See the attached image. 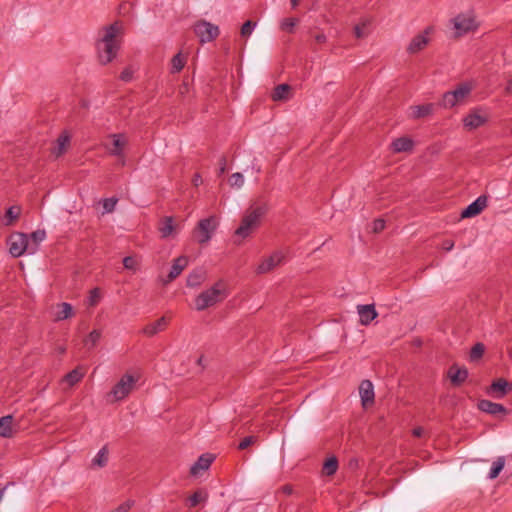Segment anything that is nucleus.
I'll return each instance as SVG.
<instances>
[{
	"label": "nucleus",
	"instance_id": "nucleus-48",
	"mask_svg": "<svg viewBox=\"0 0 512 512\" xmlns=\"http://www.w3.org/2000/svg\"><path fill=\"white\" fill-rule=\"evenodd\" d=\"M256 441V438L254 436H248V437H245L240 443H239V446L238 448L240 450H244L246 449L247 447H249L250 445H252L254 442Z\"/></svg>",
	"mask_w": 512,
	"mask_h": 512
},
{
	"label": "nucleus",
	"instance_id": "nucleus-35",
	"mask_svg": "<svg viewBox=\"0 0 512 512\" xmlns=\"http://www.w3.org/2000/svg\"><path fill=\"white\" fill-rule=\"evenodd\" d=\"M84 377V372L80 370V368H75L65 375L64 381L69 384V386H73Z\"/></svg>",
	"mask_w": 512,
	"mask_h": 512
},
{
	"label": "nucleus",
	"instance_id": "nucleus-5",
	"mask_svg": "<svg viewBox=\"0 0 512 512\" xmlns=\"http://www.w3.org/2000/svg\"><path fill=\"white\" fill-rule=\"evenodd\" d=\"M9 252L10 254L17 258L22 256L25 252L29 254H34L36 252V247L31 246L30 240L28 239V235L24 233H14L9 237Z\"/></svg>",
	"mask_w": 512,
	"mask_h": 512
},
{
	"label": "nucleus",
	"instance_id": "nucleus-51",
	"mask_svg": "<svg viewBox=\"0 0 512 512\" xmlns=\"http://www.w3.org/2000/svg\"><path fill=\"white\" fill-rule=\"evenodd\" d=\"M134 502L133 501H127L123 504H121L115 511L113 512H128L131 507L133 506Z\"/></svg>",
	"mask_w": 512,
	"mask_h": 512
},
{
	"label": "nucleus",
	"instance_id": "nucleus-29",
	"mask_svg": "<svg viewBox=\"0 0 512 512\" xmlns=\"http://www.w3.org/2000/svg\"><path fill=\"white\" fill-rule=\"evenodd\" d=\"M70 142V136L63 132L56 140V144L52 149V153L59 157L61 156L66 150Z\"/></svg>",
	"mask_w": 512,
	"mask_h": 512
},
{
	"label": "nucleus",
	"instance_id": "nucleus-26",
	"mask_svg": "<svg viewBox=\"0 0 512 512\" xmlns=\"http://www.w3.org/2000/svg\"><path fill=\"white\" fill-rule=\"evenodd\" d=\"M110 138L113 139L112 148L109 150L111 155L122 156L123 149L127 145V138L124 134H111Z\"/></svg>",
	"mask_w": 512,
	"mask_h": 512
},
{
	"label": "nucleus",
	"instance_id": "nucleus-8",
	"mask_svg": "<svg viewBox=\"0 0 512 512\" xmlns=\"http://www.w3.org/2000/svg\"><path fill=\"white\" fill-rule=\"evenodd\" d=\"M137 378L131 374H125L121 379L114 385L109 393V396L113 397V401H120L126 398L133 390Z\"/></svg>",
	"mask_w": 512,
	"mask_h": 512
},
{
	"label": "nucleus",
	"instance_id": "nucleus-11",
	"mask_svg": "<svg viewBox=\"0 0 512 512\" xmlns=\"http://www.w3.org/2000/svg\"><path fill=\"white\" fill-rule=\"evenodd\" d=\"M432 31V27H427L422 33L413 37L407 47V52L409 54H416L422 51L429 44V35L431 34Z\"/></svg>",
	"mask_w": 512,
	"mask_h": 512
},
{
	"label": "nucleus",
	"instance_id": "nucleus-27",
	"mask_svg": "<svg viewBox=\"0 0 512 512\" xmlns=\"http://www.w3.org/2000/svg\"><path fill=\"white\" fill-rule=\"evenodd\" d=\"M391 147L395 153L410 152L414 147V142L409 137H400L391 143Z\"/></svg>",
	"mask_w": 512,
	"mask_h": 512
},
{
	"label": "nucleus",
	"instance_id": "nucleus-23",
	"mask_svg": "<svg viewBox=\"0 0 512 512\" xmlns=\"http://www.w3.org/2000/svg\"><path fill=\"white\" fill-rule=\"evenodd\" d=\"M478 408L482 412L491 415H496L499 413L507 414V409L502 404L495 403L490 400H480L478 403Z\"/></svg>",
	"mask_w": 512,
	"mask_h": 512
},
{
	"label": "nucleus",
	"instance_id": "nucleus-33",
	"mask_svg": "<svg viewBox=\"0 0 512 512\" xmlns=\"http://www.w3.org/2000/svg\"><path fill=\"white\" fill-rule=\"evenodd\" d=\"M504 466H505V457H503V456L498 457L492 463V466H491V469H490L488 477L490 479L497 478L498 475L500 474V472L502 471V469L504 468Z\"/></svg>",
	"mask_w": 512,
	"mask_h": 512
},
{
	"label": "nucleus",
	"instance_id": "nucleus-55",
	"mask_svg": "<svg viewBox=\"0 0 512 512\" xmlns=\"http://www.w3.org/2000/svg\"><path fill=\"white\" fill-rule=\"evenodd\" d=\"M203 182L202 180V177L199 173H196L194 176H193V179H192V183L195 187H198L199 185H201Z\"/></svg>",
	"mask_w": 512,
	"mask_h": 512
},
{
	"label": "nucleus",
	"instance_id": "nucleus-40",
	"mask_svg": "<svg viewBox=\"0 0 512 512\" xmlns=\"http://www.w3.org/2000/svg\"><path fill=\"white\" fill-rule=\"evenodd\" d=\"M207 497H208V495H207L206 492H204L202 490H198L193 495H191L189 497V506L190 507H195L200 502L206 501Z\"/></svg>",
	"mask_w": 512,
	"mask_h": 512
},
{
	"label": "nucleus",
	"instance_id": "nucleus-1",
	"mask_svg": "<svg viewBox=\"0 0 512 512\" xmlns=\"http://www.w3.org/2000/svg\"><path fill=\"white\" fill-rule=\"evenodd\" d=\"M122 34L123 28L119 22H114L103 28L102 36L96 44L98 60L102 65L112 62L116 57L120 49Z\"/></svg>",
	"mask_w": 512,
	"mask_h": 512
},
{
	"label": "nucleus",
	"instance_id": "nucleus-7",
	"mask_svg": "<svg viewBox=\"0 0 512 512\" xmlns=\"http://www.w3.org/2000/svg\"><path fill=\"white\" fill-rule=\"evenodd\" d=\"M452 24L456 38L462 37L478 28L475 16L472 13L458 14L452 19Z\"/></svg>",
	"mask_w": 512,
	"mask_h": 512
},
{
	"label": "nucleus",
	"instance_id": "nucleus-32",
	"mask_svg": "<svg viewBox=\"0 0 512 512\" xmlns=\"http://www.w3.org/2000/svg\"><path fill=\"white\" fill-rule=\"evenodd\" d=\"M337 469L338 460L336 457L332 456L324 462L322 472L326 476H332L337 472Z\"/></svg>",
	"mask_w": 512,
	"mask_h": 512
},
{
	"label": "nucleus",
	"instance_id": "nucleus-17",
	"mask_svg": "<svg viewBox=\"0 0 512 512\" xmlns=\"http://www.w3.org/2000/svg\"><path fill=\"white\" fill-rule=\"evenodd\" d=\"M53 320L55 322L63 321L74 316L73 306L67 302L57 303L54 307Z\"/></svg>",
	"mask_w": 512,
	"mask_h": 512
},
{
	"label": "nucleus",
	"instance_id": "nucleus-15",
	"mask_svg": "<svg viewBox=\"0 0 512 512\" xmlns=\"http://www.w3.org/2000/svg\"><path fill=\"white\" fill-rule=\"evenodd\" d=\"M359 394L364 408L374 403V387L370 380H363L359 386Z\"/></svg>",
	"mask_w": 512,
	"mask_h": 512
},
{
	"label": "nucleus",
	"instance_id": "nucleus-9",
	"mask_svg": "<svg viewBox=\"0 0 512 512\" xmlns=\"http://www.w3.org/2000/svg\"><path fill=\"white\" fill-rule=\"evenodd\" d=\"M489 120V114L486 109L476 107L463 118V126L465 129L471 131L485 125Z\"/></svg>",
	"mask_w": 512,
	"mask_h": 512
},
{
	"label": "nucleus",
	"instance_id": "nucleus-20",
	"mask_svg": "<svg viewBox=\"0 0 512 512\" xmlns=\"http://www.w3.org/2000/svg\"><path fill=\"white\" fill-rule=\"evenodd\" d=\"M169 320L163 316L160 317L153 323L147 324L143 329L142 333L148 337H153L157 333L164 331L168 325Z\"/></svg>",
	"mask_w": 512,
	"mask_h": 512
},
{
	"label": "nucleus",
	"instance_id": "nucleus-57",
	"mask_svg": "<svg viewBox=\"0 0 512 512\" xmlns=\"http://www.w3.org/2000/svg\"><path fill=\"white\" fill-rule=\"evenodd\" d=\"M282 492L286 495H290L293 492V488L290 485H285L282 487Z\"/></svg>",
	"mask_w": 512,
	"mask_h": 512
},
{
	"label": "nucleus",
	"instance_id": "nucleus-28",
	"mask_svg": "<svg viewBox=\"0 0 512 512\" xmlns=\"http://www.w3.org/2000/svg\"><path fill=\"white\" fill-rule=\"evenodd\" d=\"M206 278V271L203 268H196L189 273L186 283L188 287H197L201 285Z\"/></svg>",
	"mask_w": 512,
	"mask_h": 512
},
{
	"label": "nucleus",
	"instance_id": "nucleus-4",
	"mask_svg": "<svg viewBox=\"0 0 512 512\" xmlns=\"http://www.w3.org/2000/svg\"><path fill=\"white\" fill-rule=\"evenodd\" d=\"M472 90L473 85L470 82L461 83L454 90L444 93L440 104L444 108H452L463 104Z\"/></svg>",
	"mask_w": 512,
	"mask_h": 512
},
{
	"label": "nucleus",
	"instance_id": "nucleus-41",
	"mask_svg": "<svg viewBox=\"0 0 512 512\" xmlns=\"http://www.w3.org/2000/svg\"><path fill=\"white\" fill-rule=\"evenodd\" d=\"M101 299V292L99 288H94L90 291L87 303L89 306L94 307L96 306Z\"/></svg>",
	"mask_w": 512,
	"mask_h": 512
},
{
	"label": "nucleus",
	"instance_id": "nucleus-22",
	"mask_svg": "<svg viewBox=\"0 0 512 512\" xmlns=\"http://www.w3.org/2000/svg\"><path fill=\"white\" fill-rule=\"evenodd\" d=\"M448 377L454 386H460L468 377V370L466 368H459L453 365L448 370Z\"/></svg>",
	"mask_w": 512,
	"mask_h": 512
},
{
	"label": "nucleus",
	"instance_id": "nucleus-60",
	"mask_svg": "<svg viewBox=\"0 0 512 512\" xmlns=\"http://www.w3.org/2000/svg\"><path fill=\"white\" fill-rule=\"evenodd\" d=\"M291 5L293 8L298 6V0H291Z\"/></svg>",
	"mask_w": 512,
	"mask_h": 512
},
{
	"label": "nucleus",
	"instance_id": "nucleus-3",
	"mask_svg": "<svg viewBox=\"0 0 512 512\" xmlns=\"http://www.w3.org/2000/svg\"><path fill=\"white\" fill-rule=\"evenodd\" d=\"M227 297L225 285L219 281L211 288L200 293L195 299V308L198 311H203L208 307H211Z\"/></svg>",
	"mask_w": 512,
	"mask_h": 512
},
{
	"label": "nucleus",
	"instance_id": "nucleus-31",
	"mask_svg": "<svg viewBox=\"0 0 512 512\" xmlns=\"http://www.w3.org/2000/svg\"><path fill=\"white\" fill-rule=\"evenodd\" d=\"M290 90L291 88L288 84H280L274 88L271 97L274 101L288 100L290 96Z\"/></svg>",
	"mask_w": 512,
	"mask_h": 512
},
{
	"label": "nucleus",
	"instance_id": "nucleus-25",
	"mask_svg": "<svg viewBox=\"0 0 512 512\" xmlns=\"http://www.w3.org/2000/svg\"><path fill=\"white\" fill-rule=\"evenodd\" d=\"M109 462V449L107 445H104L95 455L91 461L90 467L92 469H101L107 466Z\"/></svg>",
	"mask_w": 512,
	"mask_h": 512
},
{
	"label": "nucleus",
	"instance_id": "nucleus-49",
	"mask_svg": "<svg viewBox=\"0 0 512 512\" xmlns=\"http://www.w3.org/2000/svg\"><path fill=\"white\" fill-rule=\"evenodd\" d=\"M385 228V221L383 219H376L373 222V232L379 233Z\"/></svg>",
	"mask_w": 512,
	"mask_h": 512
},
{
	"label": "nucleus",
	"instance_id": "nucleus-14",
	"mask_svg": "<svg viewBox=\"0 0 512 512\" xmlns=\"http://www.w3.org/2000/svg\"><path fill=\"white\" fill-rule=\"evenodd\" d=\"M158 230L161 238L167 239L175 237L178 232V226L174 222L172 216H165L159 221Z\"/></svg>",
	"mask_w": 512,
	"mask_h": 512
},
{
	"label": "nucleus",
	"instance_id": "nucleus-43",
	"mask_svg": "<svg viewBox=\"0 0 512 512\" xmlns=\"http://www.w3.org/2000/svg\"><path fill=\"white\" fill-rule=\"evenodd\" d=\"M117 202H118V199L115 198V197L104 199L103 200L104 213H111V212H113Z\"/></svg>",
	"mask_w": 512,
	"mask_h": 512
},
{
	"label": "nucleus",
	"instance_id": "nucleus-46",
	"mask_svg": "<svg viewBox=\"0 0 512 512\" xmlns=\"http://www.w3.org/2000/svg\"><path fill=\"white\" fill-rule=\"evenodd\" d=\"M123 265L128 270H136L138 263L137 260L134 257L127 256L123 259Z\"/></svg>",
	"mask_w": 512,
	"mask_h": 512
},
{
	"label": "nucleus",
	"instance_id": "nucleus-61",
	"mask_svg": "<svg viewBox=\"0 0 512 512\" xmlns=\"http://www.w3.org/2000/svg\"><path fill=\"white\" fill-rule=\"evenodd\" d=\"M197 362H198L199 365H202V363H203V356L199 357Z\"/></svg>",
	"mask_w": 512,
	"mask_h": 512
},
{
	"label": "nucleus",
	"instance_id": "nucleus-52",
	"mask_svg": "<svg viewBox=\"0 0 512 512\" xmlns=\"http://www.w3.org/2000/svg\"><path fill=\"white\" fill-rule=\"evenodd\" d=\"M219 171H218V175H222L225 173L226 171V157H221L220 161H219Z\"/></svg>",
	"mask_w": 512,
	"mask_h": 512
},
{
	"label": "nucleus",
	"instance_id": "nucleus-24",
	"mask_svg": "<svg viewBox=\"0 0 512 512\" xmlns=\"http://www.w3.org/2000/svg\"><path fill=\"white\" fill-rule=\"evenodd\" d=\"M434 109L435 106L432 103L424 105H415L409 108V115L413 119H420L433 114Z\"/></svg>",
	"mask_w": 512,
	"mask_h": 512
},
{
	"label": "nucleus",
	"instance_id": "nucleus-62",
	"mask_svg": "<svg viewBox=\"0 0 512 512\" xmlns=\"http://www.w3.org/2000/svg\"><path fill=\"white\" fill-rule=\"evenodd\" d=\"M59 351H60L61 353H64L65 349H64V348H59Z\"/></svg>",
	"mask_w": 512,
	"mask_h": 512
},
{
	"label": "nucleus",
	"instance_id": "nucleus-37",
	"mask_svg": "<svg viewBox=\"0 0 512 512\" xmlns=\"http://www.w3.org/2000/svg\"><path fill=\"white\" fill-rule=\"evenodd\" d=\"M101 338V331L99 330H93L91 331L88 336L84 339V345L88 348V349H92L94 348L98 341L100 340Z\"/></svg>",
	"mask_w": 512,
	"mask_h": 512
},
{
	"label": "nucleus",
	"instance_id": "nucleus-10",
	"mask_svg": "<svg viewBox=\"0 0 512 512\" xmlns=\"http://www.w3.org/2000/svg\"><path fill=\"white\" fill-rule=\"evenodd\" d=\"M194 32L201 43L211 42L216 39L220 33L219 27L206 20H200L194 25Z\"/></svg>",
	"mask_w": 512,
	"mask_h": 512
},
{
	"label": "nucleus",
	"instance_id": "nucleus-12",
	"mask_svg": "<svg viewBox=\"0 0 512 512\" xmlns=\"http://www.w3.org/2000/svg\"><path fill=\"white\" fill-rule=\"evenodd\" d=\"M283 260L284 254L280 251H276L261 261V263L256 268V273L266 274L279 266Z\"/></svg>",
	"mask_w": 512,
	"mask_h": 512
},
{
	"label": "nucleus",
	"instance_id": "nucleus-58",
	"mask_svg": "<svg viewBox=\"0 0 512 512\" xmlns=\"http://www.w3.org/2000/svg\"><path fill=\"white\" fill-rule=\"evenodd\" d=\"M506 92L512 94V79L506 85Z\"/></svg>",
	"mask_w": 512,
	"mask_h": 512
},
{
	"label": "nucleus",
	"instance_id": "nucleus-53",
	"mask_svg": "<svg viewBox=\"0 0 512 512\" xmlns=\"http://www.w3.org/2000/svg\"><path fill=\"white\" fill-rule=\"evenodd\" d=\"M453 247H454V241H452V240H444L442 242V249H444L446 251L452 250Z\"/></svg>",
	"mask_w": 512,
	"mask_h": 512
},
{
	"label": "nucleus",
	"instance_id": "nucleus-30",
	"mask_svg": "<svg viewBox=\"0 0 512 512\" xmlns=\"http://www.w3.org/2000/svg\"><path fill=\"white\" fill-rule=\"evenodd\" d=\"M13 417L11 415L0 418V436L10 438L13 436Z\"/></svg>",
	"mask_w": 512,
	"mask_h": 512
},
{
	"label": "nucleus",
	"instance_id": "nucleus-45",
	"mask_svg": "<svg viewBox=\"0 0 512 512\" xmlns=\"http://www.w3.org/2000/svg\"><path fill=\"white\" fill-rule=\"evenodd\" d=\"M484 350H485V347L482 343L475 344L471 349V353H470L471 359L474 360V359H478V358L482 357Z\"/></svg>",
	"mask_w": 512,
	"mask_h": 512
},
{
	"label": "nucleus",
	"instance_id": "nucleus-16",
	"mask_svg": "<svg viewBox=\"0 0 512 512\" xmlns=\"http://www.w3.org/2000/svg\"><path fill=\"white\" fill-rule=\"evenodd\" d=\"M188 257L186 256H179L177 257L171 266V269L167 275V279L163 281L164 284H168L175 280L182 271L187 267L188 265Z\"/></svg>",
	"mask_w": 512,
	"mask_h": 512
},
{
	"label": "nucleus",
	"instance_id": "nucleus-21",
	"mask_svg": "<svg viewBox=\"0 0 512 512\" xmlns=\"http://www.w3.org/2000/svg\"><path fill=\"white\" fill-rule=\"evenodd\" d=\"M214 460V456L206 453L201 455L198 460L191 466L190 474L197 476L201 471L207 470Z\"/></svg>",
	"mask_w": 512,
	"mask_h": 512
},
{
	"label": "nucleus",
	"instance_id": "nucleus-36",
	"mask_svg": "<svg viewBox=\"0 0 512 512\" xmlns=\"http://www.w3.org/2000/svg\"><path fill=\"white\" fill-rule=\"evenodd\" d=\"M370 24V20L364 19L361 21V23L357 24L354 27V34L355 37L358 39L365 38L369 35L368 26Z\"/></svg>",
	"mask_w": 512,
	"mask_h": 512
},
{
	"label": "nucleus",
	"instance_id": "nucleus-6",
	"mask_svg": "<svg viewBox=\"0 0 512 512\" xmlns=\"http://www.w3.org/2000/svg\"><path fill=\"white\" fill-rule=\"evenodd\" d=\"M217 226L218 220L215 216L200 220L193 231L195 240L201 245L208 243L217 229Z\"/></svg>",
	"mask_w": 512,
	"mask_h": 512
},
{
	"label": "nucleus",
	"instance_id": "nucleus-18",
	"mask_svg": "<svg viewBox=\"0 0 512 512\" xmlns=\"http://www.w3.org/2000/svg\"><path fill=\"white\" fill-rule=\"evenodd\" d=\"M357 312L360 317V323L365 326L369 325L378 316L373 304L358 305Z\"/></svg>",
	"mask_w": 512,
	"mask_h": 512
},
{
	"label": "nucleus",
	"instance_id": "nucleus-39",
	"mask_svg": "<svg viewBox=\"0 0 512 512\" xmlns=\"http://www.w3.org/2000/svg\"><path fill=\"white\" fill-rule=\"evenodd\" d=\"M46 238V232L44 230H37L32 232L28 239L30 240L31 246H35L38 249L39 244Z\"/></svg>",
	"mask_w": 512,
	"mask_h": 512
},
{
	"label": "nucleus",
	"instance_id": "nucleus-59",
	"mask_svg": "<svg viewBox=\"0 0 512 512\" xmlns=\"http://www.w3.org/2000/svg\"><path fill=\"white\" fill-rule=\"evenodd\" d=\"M325 40H326V37L323 34H319V35L316 36V41L319 42V43H322Z\"/></svg>",
	"mask_w": 512,
	"mask_h": 512
},
{
	"label": "nucleus",
	"instance_id": "nucleus-2",
	"mask_svg": "<svg viewBox=\"0 0 512 512\" xmlns=\"http://www.w3.org/2000/svg\"><path fill=\"white\" fill-rule=\"evenodd\" d=\"M267 212L265 204L254 203L245 211L240 226L236 229L235 235L241 238L248 237L261 223L262 217Z\"/></svg>",
	"mask_w": 512,
	"mask_h": 512
},
{
	"label": "nucleus",
	"instance_id": "nucleus-42",
	"mask_svg": "<svg viewBox=\"0 0 512 512\" xmlns=\"http://www.w3.org/2000/svg\"><path fill=\"white\" fill-rule=\"evenodd\" d=\"M229 184L231 187L241 188L244 184V177L241 173H233L229 178Z\"/></svg>",
	"mask_w": 512,
	"mask_h": 512
},
{
	"label": "nucleus",
	"instance_id": "nucleus-38",
	"mask_svg": "<svg viewBox=\"0 0 512 512\" xmlns=\"http://www.w3.org/2000/svg\"><path fill=\"white\" fill-rule=\"evenodd\" d=\"M185 62L186 60L181 53L176 54L171 60V72H180L183 69Z\"/></svg>",
	"mask_w": 512,
	"mask_h": 512
},
{
	"label": "nucleus",
	"instance_id": "nucleus-56",
	"mask_svg": "<svg viewBox=\"0 0 512 512\" xmlns=\"http://www.w3.org/2000/svg\"><path fill=\"white\" fill-rule=\"evenodd\" d=\"M423 433H424V430L421 427H417V428L413 429V435L415 437H421L423 435Z\"/></svg>",
	"mask_w": 512,
	"mask_h": 512
},
{
	"label": "nucleus",
	"instance_id": "nucleus-47",
	"mask_svg": "<svg viewBox=\"0 0 512 512\" xmlns=\"http://www.w3.org/2000/svg\"><path fill=\"white\" fill-rule=\"evenodd\" d=\"M296 24L295 19L293 18H286L281 23V28L285 31L291 32Z\"/></svg>",
	"mask_w": 512,
	"mask_h": 512
},
{
	"label": "nucleus",
	"instance_id": "nucleus-44",
	"mask_svg": "<svg viewBox=\"0 0 512 512\" xmlns=\"http://www.w3.org/2000/svg\"><path fill=\"white\" fill-rule=\"evenodd\" d=\"M255 26L256 22H253L251 20L246 21L241 27V35L243 37L250 36Z\"/></svg>",
	"mask_w": 512,
	"mask_h": 512
},
{
	"label": "nucleus",
	"instance_id": "nucleus-34",
	"mask_svg": "<svg viewBox=\"0 0 512 512\" xmlns=\"http://www.w3.org/2000/svg\"><path fill=\"white\" fill-rule=\"evenodd\" d=\"M21 214V208L19 206H11L7 209L5 214V225L10 226L16 221Z\"/></svg>",
	"mask_w": 512,
	"mask_h": 512
},
{
	"label": "nucleus",
	"instance_id": "nucleus-13",
	"mask_svg": "<svg viewBox=\"0 0 512 512\" xmlns=\"http://www.w3.org/2000/svg\"><path fill=\"white\" fill-rule=\"evenodd\" d=\"M487 196L481 195L474 202L469 204L462 212V218H471L480 214L487 206Z\"/></svg>",
	"mask_w": 512,
	"mask_h": 512
},
{
	"label": "nucleus",
	"instance_id": "nucleus-19",
	"mask_svg": "<svg viewBox=\"0 0 512 512\" xmlns=\"http://www.w3.org/2000/svg\"><path fill=\"white\" fill-rule=\"evenodd\" d=\"M512 389V384L503 378L492 382L489 392L495 393L494 397L503 398Z\"/></svg>",
	"mask_w": 512,
	"mask_h": 512
},
{
	"label": "nucleus",
	"instance_id": "nucleus-54",
	"mask_svg": "<svg viewBox=\"0 0 512 512\" xmlns=\"http://www.w3.org/2000/svg\"><path fill=\"white\" fill-rule=\"evenodd\" d=\"M189 85L186 82H183L182 85L179 88V94L184 97L189 92Z\"/></svg>",
	"mask_w": 512,
	"mask_h": 512
},
{
	"label": "nucleus",
	"instance_id": "nucleus-50",
	"mask_svg": "<svg viewBox=\"0 0 512 512\" xmlns=\"http://www.w3.org/2000/svg\"><path fill=\"white\" fill-rule=\"evenodd\" d=\"M120 79L125 82L130 81L132 79V70L130 68H125L120 74Z\"/></svg>",
	"mask_w": 512,
	"mask_h": 512
}]
</instances>
